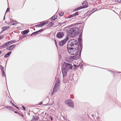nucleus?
Returning a JSON list of instances; mask_svg holds the SVG:
<instances>
[{"instance_id": "1", "label": "nucleus", "mask_w": 121, "mask_h": 121, "mask_svg": "<svg viewBox=\"0 0 121 121\" xmlns=\"http://www.w3.org/2000/svg\"><path fill=\"white\" fill-rule=\"evenodd\" d=\"M78 29L76 27H74L73 28H71L68 31V34L69 36L71 37H73L75 36L77 33L78 32Z\"/></svg>"}, {"instance_id": "2", "label": "nucleus", "mask_w": 121, "mask_h": 121, "mask_svg": "<svg viewBox=\"0 0 121 121\" xmlns=\"http://www.w3.org/2000/svg\"><path fill=\"white\" fill-rule=\"evenodd\" d=\"M67 50L69 53L71 54H76L78 51V47H73L69 48L67 47Z\"/></svg>"}, {"instance_id": "3", "label": "nucleus", "mask_w": 121, "mask_h": 121, "mask_svg": "<svg viewBox=\"0 0 121 121\" xmlns=\"http://www.w3.org/2000/svg\"><path fill=\"white\" fill-rule=\"evenodd\" d=\"M78 47L77 41L73 39L69 40L68 43L67 47Z\"/></svg>"}, {"instance_id": "4", "label": "nucleus", "mask_w": 121, "mask_h": 121, "mask_svg": "<svg viewBox=\"0 0 121 121\" xmlns=\"http://www.w3.org/2000/svg\"><path fill=\"white\" fill-rule=\"evenodd\" d=\"M72 67L71 64L65 63L64 64L62 69L68 71L69 69H72Z\"/></svg>"}, {"instance_id": "5", "label": "nucleus", "mask_w": 121, "mask_h": 121, "mask_svg": "<svg viewBox=\"0 0 121 121\" xmlns=\"http://www.w3.org/2000/svg\"><path fill=\"white\" fill-rule=\"evenodd\" d=\"M65 104H67L70 107L73 108L74 107V103L70 99L66 100L65 101Z\"/></svg>"}, {"instance_id": "6", "label": "nucleus", "mask_w": 121, "mask_h": 121, "mask_svg": "<svg viewBox=\"0 0 121 121\" xmlns=\"http://www.w3.org/2000/svg\"><path fill=\"white\" fill-rule=\"evenodd\" d=\"M60 82V80L59 78H58L56 80V82L54 87L53 88V91L56 92L58 88L59 87V82Z\"/></svg>"}, {"instance_id": "7", "label": "nucleus", "mask_w": 121, "mask_h": 121, "mask_svg": "<svg viewBox=\"0 0 121 121\" xmlns=\"http://www.w3.org/2000/svg\"><path fill=\"white\" fill-rule=\"evenodd\" d=\"M69 39L68 37L67 36L65 39L60 41L59 43V45L61 46H63Z\"/></svg>"}, {"instance_id": "8", "label": "nucleus", "mask_w": 121, "mask_h": 121, "mask_svg": "<svg viewBox=\"0 0 121 121\" xmlns=\"http://www.w3.org/2000/svg\"><path fill=\"white\" fill-rule=\"evenodd\" d=\"M64 35V33L63 32L60 31L57 33L56 36L58 39H61L63 38Z\"/></svg>"}, {"instance_id": "9", "label": "nucleus", "mask_w": 121, "mask_h": 121, "mask_svg": "<svg viewBox=\"0 0 121 121\" xmlns=\"http://www.w3.org/2000/svg\"><path fill=\"white\" fill-rule=\"evenodd\" d=\"M87 7V5H84L82 6H80L78 7L76 9L74 10V11H76L77 10L82 9L84 8H86Z\"/></svg>"}, {"instance_id": "10", "label": "nucleus", "mask_w": 121, "mask_h": 121, "mask_svg": "<svg viewBox=\"0 0 121 121\" xmlns=\"http://www.w3.org/2000/svg\"><path fill=\"white\" fill-rule=\"evenodd\" d=\"M9 24L10 25H14L17 24V22L13 20H10V21L9 22Z\"/></svg>"}, {"instance_id": "11", "label": "nucleus", "mask_w": 121, "mask_h": 121, "mask_svg": "<svg viewBox=\"0 0 121 121\" xmlns=\"http://www.w3.org/2000/svg\"><path fill=\"white\" fill-rule=\"evenodd\" d=\"M68 71L62 69V72L63 74V77H65L67 75V72Z\"/></svg>"}, {"instance_id": "12", "label": "nucleus", "mask_w": 121, "mask_h": 121, "mask_svg": "<svg viewBox=\"0 0 121 121\" xmlns=\"http://www.w3.org/2000/svg\"><path fill=\"white\" fill-rule=\"evenodd\" d=\"M39 117L37 115H35L33 117L32 121H37L39 120Z\"/></svg>"}, {"instance_id": "13", "label": "nucleus", "mask_w": 121, "mask_h": 121, "mask_svg": "<svg viewBox=\"0 0 121 121\" xmlns=\"http://www.w3.org/2000/svg\"><path fill=\"white\" fill-rule=\"evenodd\" d=\"M16 46L15 44L12 45L10 46L9 48H7V49L8 50H11L13 49Z\"/></svg>"}, {"instance_id": "14", "label": "nucleus", "mask_w": 121, "mask_h": 121, "mask_svg": "<svg viewBox=\"0 0 121 121\" xmlns=\"http://www.w3.org/2000/svg\"><path fill=\"white\" fill-rule=\"evenodd\" d=\"M0 68L1 69L2 75L3 76H5V75L4 72V70L3 69V66L2 65H1L0 66Z\"/></svg>"}, {"instance_id": "15", "label": "nucleus", "mask_w": 121, "mask_h": 121, "mask_svg": "<svg viewBox=\"0 0 121 121\" xmlns=\"http://www.w3.org/2000/svg\"><path fill=\"white\" fill-rule=\"evenodd\" d=\"M12 53L11 51H10L7 53L6 54H5L4 56V57L6 58L8 57Z\"/></svg>"}, {"instance_id": "16", "label": "nucleus", "mask_w": 121, "mask_h": 121, "mask_svg": "<svg viewBox=\"0 0 121 121\" xmlns=\"http://www.w3.org/2000/svg\"><path fill=\"white\" fill-rule=\"evenodd\" d=\"M9 28V26H5L3 27L2 28L3 30L1 31V32H2L5 30Z\"/></svg>"}, {"instance_id": "17", "label": "nucleus", "mask_w": 121, "mask_h": 121, "mask_svg": "<svg viewBox=\"0 0 121 121\" xmlns=\"http://www.w3.org/2000/svg\"><path fill=\"white\" fill-rule=\"evenodd\" d=\"M7 45V44L6 43H4V44H2L1 46H0V48H4Z\"/></svg>"}, {"instance_id": "18", "label": "nucleus", "mask_w": 121, "mask_h": 121, "mask_svg": "<svg viewBox=\"0 0 121 121\" xmlns=\"http://www.w3.org/2000/svg\"><path fill=\"white\" fill-rule=\"evenodd\" d=\"M28 30H26L22 32V34L23 35H25L27 34L28 32Z\"/></svg>"}, {"instance_id": "19", "label": "nucleus", "mask_w": 121, "mask_h": 121, "mask_svg": "<svg viewBox=\"0 0 121 121\" xmlns=\"http://www.w3.org/2000/svg\"><path fill=\"white\" fill-rule=\"evenodd\" d=\"M57 18V17L56 15L54 16H53L52 17V18L51 19V20H55Z\"/></svg>"}, {"instance_id": "20", "label": "nucleus", "mask_w": 121, "mask_h": 121, "mask_svg": "<svg viewBox=\"0 0 121 121\" xmlns=\"http://www.w3.org/2000/svg\"><path fill=\"white\" fill-rule=\"evenodd\" d=\"M78 67V66H76L74 64L73 66H72V68H73V69H75V68H77Z\"/></svg>"}, {"instance_id": "21", "label": "nucleus", "mask_w": 121, "mask_h": 121, "mask_svg": "<svg viewBox=\"0 0 121 121\" xmlns=\"http://www.w3.org/2000/svg\"><path fill=\"white\" fill-rule=\"evenodd\" d=\"M81 39H79L78 41L79 42V45L82 48V45L81 43Z\"/></svg>"}, {"instance_id": "22", "label": "nucleus", "mask_w": 121, "mask_h": 121, "mask_svg": "<svg viewBox=\"0 0 121 121\" xmlns=\"http://www.w3.org/2000/svg\"><path fill=\"white\" fill-rule=\"evenodd\" d=\"M66 22H67L66 21H65L64 22L61 23H60V25L61 26H63L65 25V23Z\"/></svg>"}, {"instance_id": "23", "label": "nucleus", "mask_w": 121, "mask_h": 121, "mask_svg": "<svg viewBox=\"0 0 121 121\" xmlns=\"http://www.w3.org/2000/svg\"><path fill=\"white\" fill-rule=\"evenodd\" d=\"M75 16V14H73L69 16V18H71L72 17H74Z\"/></svg>"}, {"instance_id": "24", "label": "nucleus", "mask_w": 121, "mask_h": 121, "mask_svg": "<svg viewBox=\"0 0 121 121\" xmlns=\"http://www.w3.org/2000/svg\"><path fill=\"white\" fill-rule=\"evenodd\" d=\"M44 25L47 24L48 23V21H43L42 22Z\"/></svg>"}, {"instance_id": "25", "label": "nucleus", "mask_w": 121, "mask_h": 121, "mask_svg": "<svg viewBox=\"0 0 121 121\" xmlns=\"http://www.w3.org/2000/svg\"><path fill=\"white\" fill-rule=\"evenodd\" d=\"M9 110H11L12 111H14V109H13V108H12V107L10 106L9 107Z\"/></svg>"}, {"instance_id": "26", "label": "nucleus", "mask_w": 121, "mask_h": 121, "mask_svg": "<svg viewBox=\"0 0 121 121\" xmlns=\"http://www.w3.org/2000/svg\"><path fill=\"white\" fill-rule=\"evenodd\" d=\"M39 25L40 27L43 26H44L42 22H41L40 23Z\"/></svg>"}, {"instance_id": "27", "label": "nucleus", "mask_w": 121, "mask_h": 121, "mask_svg": "<svg viewBox=\"0 0 121 121\" xmlns=\"http://www.w3.org/2000/svg\"><path fill=\"white\" fill-rule=\"evenodd\" d=\"M10 41H8L7 42H6V43L7 44V45H9L10 44H11V43H10Z\"/></svg>"}, {"instance_id": "28", "label": "nucleus", "mask_w": 121, "mask_h": 121, "mask_svg": "<svg viewBox=\"0 0 121 121\" xmlns=\"http://www.w3.org/2000/svg\"><path fill=\"white\" fill-rule=\"evenodd\" d=\"M87 2L86 1H84L82 4V6H83V5H84V4H85V5H86L87 4Z\"/></svg>"}, {"instance_id": "29", "label": "nucleus", "mask_w": 121, "mask_h": 121, "mask_svg": "<svg viewBox=\"0 0 121 121\" xmlns=\"http://www.w3.org/2000/svg\"><path fill=\"white\" fill-rule=\"evenodd\" d=\"M64 14V12H61L59 14V15L60 16H62Z\"/></svg>"}, {"instance_id": "30", "label": "nucleus", "mask_w": 121, "mask_h": 121, "mask_svg": "<svg viewBox=\"0 0 121 121\" xmlns=\"http://www.w3.org/2000/svg\"><path fill=\"white\" fill-rule=\"evenodd\" d=\"M42 30H43V29H41L37 31V32L38 33H39L41 32H42Z\"/></svg>"}, {"instance_id": "31", "label": "nucleus", "mask_w": 121, "mask_h": 121, "mask_svg": "<svg viewBox=\"0 0 121 121\" xmlns=\"http://www.w3.org/2000/svg\"><path fill=\"white\" fill-rule=\"evenodd\" d=\"M74 14H75V16L78 15V12H76L75 13H74Z\"/></svg>"}, {"instance_id": "32", "label": "nucleus", "mask_w": 121, "mask_h": 121, "mask_svg": "<svg viewBox=\"0 0 121 121\" xmlns=\"http://www.w3.org/2000/svg\"><path fill=\"white\" fill-rule=\"evenodd\" d=\"M10 9L9 8H8L7 9L6 11V12L5 13H6V12L7 11H9Z\"/></svg>"}, {"instance_id": "33", "label": "nucleus", "mask_w": 121, "mask_h": 121, "mask_svg": "<svg viewBox=\"0 0 121 121\" xmlns=\"http://www.w3.org/2000/svg\"><path fill=\"white\" fill-rule=\"evenodd\" d=\"M54 24L52 22H51L50 23V25H51V26H52Z\"/></svg>"}, {"instance_id": "34", "label": "nucleus", "mask_w": 121, "mask_h": 121, "mask_svg": "<svg viewBox=\"0 0 121 121\" xmlns=\"http://www.w3.org/2000/svg\"><path fill=\"white\" fill-rule=\"evenodd\" d=\"M12 105H13V106H14V107H16V105H15L14 104H13V103H12Z\"/></svg>"}, {"instance_id": "35", "label": "nucleus", "mask_w": 121, "mask_h": 121, "mask_svg": "<svg viewBox=\"0 0 121 121\" xmlns=\"http://www.w3.org/2000/svg\"><path fill=\"white\" fill-rule=\"evenodd\" d=\"M118 2H121V0H117V1H116Z\"/></svg>"}, {"instance_id": "36", "label": "nucleus", "mask_w": 121, "mask_h": 121, "mask_svg": "<svg viewBox=\"0 0 121 121\" xmlns=\"http://www.w3.org/2000/svg\"><path fill=\"white\" fill-rule=\"evenodd\" d=\"M22 108H23V109L24 110H26V108L24 106H22Z\"/></svg>"}, {"instance_id": "37", "label": "nucleus", "mask_w": 121, "mask_h": 121, "mask_svg": "<svg viewBox=\"0 0 121 121\" xmlns=\"http://www.w3.org/2000/svg\"><path fill=\"white\" fill-rule=\"evenodd\" d=\"M3 37V36H0V40L2 39Z\"/></svg>"}, {"instance_id": "38", "label": "nucleus", "mask_w": 121, "mask_h": 121, "mask_svg": "<svg viewBox=\"0 0 121 121\" xmlns=\"http://www.w3.org/2000/svg\"><path fill=\"white\" fill-rule=\"evenodd\" d=\"M35 35V33H34V32L33 33H32L31 35V36H32V35Z\"/></svg>"}, {"instance_id": "39", "label": "nucleus", "mask_w": 121, "mask_h": 121, "mask_svg": "<svg viewBox=\"0 0 121 121\" xmlns=\"http://www.w3.org/2000/svg\"><path fill=\"white\" fill-rule=\"evenodd\" d=\"M36 27H40L39 25H36Z\"/></svg>"}, {"instance_id": "40", "label": "nucleus", "mask_w": 121, "mask_h": 121, "mask_svg": "<svg viewBox=\"0 0 121 121\" xmlns=\"http://www.w3.org/2000/svg\"><path fill=\"white\" fill-rule=\"evenodd\" d=\"M34 33H35V35L37 34L38 33L37 31L34 32Z\"/></svg>"}, {"instance_id": "41", "label": "nucleus", "mask_w": 121, "mask_h": 121, "mask_svg": "<svg viewBox=\"0 0 121 121\" xmlns=\"http://www.w3.org/2000/svg\"><path fill=\"white\" fill-rule=\"evenodd\" d=\"M10 41V43H11H11H13V41H12V40H11L10 41Z\"/></svg>"}, {"instance_id": "42", "label": "nucleus", "mask_w": 121, "mask_h": 121, "mask_svg": "<svg viewBox=\"0 0 121 121\" xmlns=\"http://www.w3.org/2000/svg\"><path fill=\"white\" fill-rule=\"evenodd\" d=\"M50 118L51 119V121H52V120H53V118L52 117H50Z\"/></svg>"}, {"instance_id": "43", "label": "nucleus", "mask_w": 121, "mask_h": 121, "mask_svg": "<svg viewBox=\"0 0 121 121\" xmlns=\"http://www.w3.org/2000/svg\"><path fill=\"white\" fill-rule=\"evenodd\" d=\"M9 106H6V108H9Z\"/></svg>"}, {"instance_id": "44", "label": "nucleus", "mask_w": 121, "mask_h": 121, "mask_svg": "<svg viewBox=\"0 0 121 121\" xmlns=\"http://www.w3.org/2000/svg\"><path fill=\"white\" fill-rule=\"evenodd\" d=\"M55 44H56V46H57V43H56V42H55Z\"/></svg>"}, {"instance_id": "45", "label": "nucleus", "mask_w": 121, "mask_h": 121, "mask_svg": "<svg viewBox=\"0 0 121 121\" xmlns=\"http://www.w3.org/2000/svg\"><path fill=\"white\" fill-rule=\"evenodd\" d=\"M42 104V102H40V103H39V104L40 105H41V104Z\"/></svg>"}, {"instance_id": "46", "label": "nucleus", "mask_w": 121, "mask_h": 121, "mask_svg": "<svg viewBox=\"0 0 121 121\" xmlns=\"http://www.w3.org/2000/svg\"><path fill=\"white\" fill-rule=\"evenodd\" d=\"M15 112V113H18V112H17V111H15V112Z\"/></svg>"}, {"instance_id": "47", "label": "nucleus", "mask_w": 121, "mask_h": 121, "mask_svg": "<svg viewBox=\"0 0 121 121\" xmlns=\"http://www.w3.org/2000/svg\"><path fill=\"white\" fill-rule=\"evenodd\" d=\"M2 52L1 51H0V55L2 53Z\"/></svg>"}, {"instance_id": "48", "label": "nucleus", "mask_w": 121, "mask_h": 121, "mask_svg": "<svg viewBox=\"0 0 121 121\" xmlns=\"http://www.w3.org/2000/svg\"><path fill=\"white\" fill-rule=\"evenodd\" d=\"M16 107V108H17V109H18V108L16 106V107Z\"/></svg>"}, {"instance_id": "49", "label": "nucleus", "mask_w": 121, "mask_h": 121, "mask_svg": "<svg viewBox=\"0 0 121 121\" xmlns=\"http://www.w3.org/2000/svg\"><path fill=\"white\" fill-rule=\"evenodd\" d=\"M5 15H4V19H5Z\"/></svg>"}, {"instance_id": "50", "label": "nucleus", "mask_w": 121, "mask_h": 121, "mask_svg": "<svg viewBox=\"0 0 121 121\" xmlns=\"http://www.w3.org/2000/svg\"><path fill=\"white\" fill-rule=\"evenodd\" d=\"M55 41V42H56V40L55 39V41Z\"/></svg>"}, {"instance_id": "51", "label": "nucleus", "mask_w": 121, "mask_h": 121, "mask_svg": "<svg viewBox=\"0 0 121 121\" xmlns=\"http://www.w3.org/2000/svg\"><path fill=\"white\" fill-rule=\"evenodd\" d=\"M77 55H78V56H80V55H78V54H77Z\"/></svg>"}, {"instance_id": "52", "label": "nucleus", "mask_w": 121, "mask_h": 121, "mask_svg": "<svg viewBox=\"0 0 121 121\" xmlns=\"http://www.w3.org/2000/svg\"><path fill=\"white\" fill-rule=\"evenodd\" d=\"M22 116H23V115H22Z\"/></svg>"}]
</instances>
